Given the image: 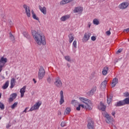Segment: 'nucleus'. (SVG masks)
<instances>
[{"label": "nucleus", "instance_id": "obj_52", "mask_svg": "<svg viewBox=\"0 0 129 129\" xmlns=\"http://www.w3.org/2000/svg\"><path fill=\"white\" fill-rule=\"evenodd\" d=\"M73 50H74V53L76 52V50L74 49V47H73Z\"/></svg>", "mask_w": 129, "mask_h": 129}, {"label": "nucleus", "instance_id": "obj_45", "mask_svg": "<svg viewBox=\"0 0 129 129\" xmlns=\"http://www.w3.org/2000/svg\"><path fill=\"white\" fill-rule=\"evenodd\" d=\"M111 34V32H110V31H107L106 32V34L107 36H110V34Z\"/></svg>", "mask_w": 129, "mask_h": 129}, {"label": "nucleus", "instance_id": "obj_30", "mask_svg": "<svg viewBox=\"0 0 129 129\" xmlns=\"http://www.w3.org/2000/svg\"><path fill=\"white\" fill-rule=\"evenodd\" d=\"M69 42L72 43V42H73L74 40V36H73V35L72 34H70L69 35Z\"/></svg>", "mask_w": 129, "mask_h": 129}, {"label": "nucleus", "instance_id": "obj_35", "mask_svg": "<svg viewBox=\"0 0 129 129\" xmlns=\"http://www.w3.org/2000/svg\"><path fill=\"white\" fill-rule=\"evenodd\" d=\"M23 34L24 36V37H25V38H27V39L29 38V34L27 32L24 31L23 32Z\"/></svg>", "mask_w": 129, "mask_h": 129}, {"label": "nucleus", "instance_id": "obj_53", "mask_svg": "<svg viewBox=\"0 0 129 129\" xmlns=\"http://www.w3.org/2000/svg\"><path fill=\"white\" fill-rule=\"evenodd\" d=\"M33 81L34 83H37V81L35 80V79H33Z\"/></svg>", "mask_w": 129, "mask_h": 129}, {"label": "nucleus", "instance_id": "obj_31", "mask_svg": "<svg viewBox=\"0 0 129 129\" xmlns=\"http://www.w3.org/2000/svg\"><path fill=\"white\" fill-rule=\"evenodd\" d=\"M93 24L96 25V26H98L99 24V20L96 18L94 19L93 21Z\"/></svg>", "mask_w": 129, "mask_h": 129}, {"label": "nucleus", "instance_id": "obj_4", "mask_svg": "<svg viewBox=\"0 0 129 129\" xmlns=\"http://www.w3.org/2000/svg\"><path fill=\"white\" fill-rule=\"evenodd\" d=\"M45 74H46V72L45 71V69L43 67H41L39 68L38 71V78L40 80H42V78H44L45 76Z\"/></svg>", "mask_w": 129, "mask_h": 129}, {"label": "nucleus", "instance_id": "obj_15", "mask_svg": "<svg viewBox=\"0 0 129 129\" xmlns=\"http://www.w3.org/2000/svg\"><path fill=\"white\" fill-rule=\"evenodd\" d=\"M60 99L59 103H60V105H61V104H63V103H64V93L63 92V91H60Z\"/></svg>", "mask_w": 129, "mask_h": 129}, {"label": "nucleus", "instance_id": "obj_48", "mask_svg": "<svg viewBox=\"0 0 129 129\" xmlns=\"http://www.w3.org/2000/svg\"><path fill=\"white\" fill-rule=\"evenodd\" d=\"M123 32H126V33H128L129 32V28L126 29H124L123 30Z\"/></svg>", "mask_w": 129, "mask_h": 129}, {"label": "nucleus", "instance_id": "obj_41", "mask_svg": "<svg viewBox=\"0 0 129 129\" xmlns=\"http://www.w3.org/2000/svg\"><path fill=\"white\" fill-rule=\"evenodd\" d=\"M78 103V102H77V100H74L72 101V104H73V105H74L75 106Z\"/></svg>", "mask_w": 129, "mask_h": 129}, {"label": "nucleus", "instance_id": "obj_18", "mask_svg": "<svg viewBox=\"0 0 129 129\" xmlns=\"http://www.w3.org/2000/svg\"><path fill=\"white\" fill-rule=\"evenodd\" d=\"M98 109L100 110H102V111H105V109L106 108V106L102 103V102L100 103V105L98 106Z\"/></svg>", "mask_w": 129, "mask_h": 129}, {"label": "nucleus", "instance_id": "obj_23", "mask_svg": "<svg viewBox=\"0 0 129 129\" xmlns=\"http://www.w3.org/2000/svg\"><path fill=\"white\" fill-rule=\"evenodd\" d=\"M95 91H96V87H94V88H92L90 92H89L88 93V95H89L90 96L93 95V94H94V93H95Z\"/></svg>", "mask_w": 129, "mask_h": 129}, {"label": "nucleus", "instance_id": "obj_44", "mask_svg": "<svg viewBox=\"0 0 129 129\" xmlns=\"http://www.w3.org/2000/svg\"><path fill=\"white\" fill-rule=\"evenodd\" d=\"M28 109H29V107L25 108V110L23 111V113H24V112L25 113H27V112H28V111H27Z\"/></svg>", "mask_w": 129, "mask_h": 129}, {"label": "nucleus", "instance_id": "obj_2", "mask_svg": "<svg viewBox=\"0 0 129 129\" xmlns=\"http://www.w3.org/2000/svg\"><path fill=\"white\" fill-rule=\"evenodd\" d=\"M42 105V101H38L34 105L31 106L28 112L33 111V110H38L40 108V106Z\"/></svg>", "mask_w": 129, "mask_h": 129}, {"label": "nucleus", "instance_id": "obj_13", "mask_svg": "<svg viewBox=\"0 0 129 129\" xmlns=\"http://www.w3.org/2000/svg\"><path fill=\"white\" fill-rule=\"evenodd\" d=\"M82 12H83V8L81 7H76L74 10V13L78 14H82Z\"/></svg>", "mask_w": 129, "mask_h": 129}, {"label": "nucleus", "instance_id": "obj_36", "mask_svg": "<svg viewBox=\"0 0 129 129\" xmlns=\"http://www.w3.org/2000/svg\"><path fill=\"white\" fill-rule=\"evenodd\" d=\"M53 78H54V77H53V76H51V77L49 76L47 79V82L48 83H51V81L52 79H53Z\"/></svg>", "mask_w": 129, "mask_h": 129}, {"label": "nucleus", "instance_id": "obj_3", "mask_svg": "<svg viewBox=\"0 0 129 129\" xmlns=\"http://www.w3.org/2000/svg\"><path fill=\"white\" fill-rule=\"evenodd\" d=\"M84 108L85 109H87V110H91L92 109V105L90 104H79L78 107H77V110H80V108Z\"/></svg>", "mask_w": 129, "mask_h": 129}, {"label": "nucleus", "instance_id": "obj_50", "mask_svg": "<svg viewBox=\"0 0 129 129\" xmlns=\"http://www.w3.org/2000/svg\"><path fill=\"white\" fill-rule=\"evenodd\" d=\"M88 27L89 28H90V27H91V23L90 22L88 23Z\"/></svg>", "mask_w": 129, "mask_h": 129}, {"label": "nucleus", "instance_id": "obj_56", "mask_svg": "<svg viewBox=\"0 0 129 129\" xmlns=\"http://www.w3.org/2000/svg\"><path fill=\"white\" fill-rule=\"evenodd\" d=\"M10 125L7 126V127H10Z\"/></svg>", "mask_w": 129, "mask_h": 129}, {"label": "nucleus", "instance_id": "obj_29", "mask_svg": "<svg viewBox=\"0 0 129 129\" xmlns=\"http://www.w3.org/2000/svg\"><path fill=\"white\" fill-rule=\"evenodd\" d=\"M112 98V95L107 96V102L108 104H110V103H111Z\"/></svg>", "mask_w": 129, "mask_h": 129}, {"label": "nucleus", "instance_id": "obj_37", "mask_svg": "<svg viewBox=\"0 0 129 129\" xmlns=\"http://www.w3.org/2000/svg\"><path fill=\"white\" fill-rule=\"evenodd\" d=\"M73 46L76 49L77 48V40H74L73 43Z\"/></svg>", "mask_w": 129, "mask_h": 129}, {"label": "nucleus", "instance_id": "obj_42", "mask_svg": "<svg viewBox=\"0 0 129 129\" xmlns=\"http://www.w3.org/2000/svg\"><path fill=\"white\" fill-rule=\"evenodd\" d=\"M123 96L125 97H128L129 96V93L128 92H125L123 93Z\"/></svg>", "mask_w": 129, "mask_h": 129}, {"label": "nucleus", "instance_id": "obj_54", "mask_svg": "<svg viewBox=\"0 0 129 129\" xmlns=\"http://www.w3.org/2000/svg\"><path fill=\"white\" fill-rule=\"evenodd\" d=\"M2 98V93H0V99Z\"/></svg>", "mask_w": 129, "mask_h": 129}, {"label": "nucleus", "instance_id": "obj_17", "mask_svg": "<svg viewBox=\"0 0 129 129\" xmlns=\"http://www.w3.org/2000/svg\"><path fill=\"white\" fill-rule=\"evenodd\" d=\"M70 19V15H66L62 16L60 20L61 22H65L67 21V20H69Z\"/></svg>", "mask_w": 129, "mask_h": 129}, {"label": "nucleus", "instance_id": "obj_28", "mask_svg": "<svg viewBox=\"0 0 129 129\" xmlns=\"http://www.w3.org/2000/svg\"><path fill=\"white\" fill-rule=\"evenodd\" d=\"M72 1H73V0H62L60 2V5H66V4H68Z\"/></svg>", "mask_w": 129, "mask_h": 129}, {"label": "nucleus", "instance_id": "obj_39", "mask_svg": "<svg viewBox=\"0 0 129 129\" xmlns=\"http://www.w3.org/2000/svg\"><path fill=\"white\" fill-rule=\"evenodd\" d=\"M124 102L125 104H129V97L125 98L124 100Z\"/></svg>", "mask_w": 129, "mask_h": 129}, {"label": "nucleus", "instance_id": "obj_49", "mask_svg": "<svg viewBox=\"0 0 129 129\" xmlns=\"http://www.w3.org/2000/svg\"><path fill=\"white\" fill-rule=\"evenodd\" d=\"M61 114H62L61 113V112L60 111H58V112H57L58 116L60 117Z\"/></svg>", "mask_w": 129, "mask_h": 129}, {"label": "nucleus", "instance_id": "obj_11", "mask_svg": "<svg viewBox=\"0 0 129 129\" xmlns=\"http://www.w3.org/2000/svg\"><path fill=\"white\" fill-rule=\"evenodd\" d=\"M91 36V33L89 32H86L85 33L83 37V42H87L90 39V36Z\"/></svg>", "mask_w": 129, "mask_h": 129}, {"label": "nucleus", "instance_id": "obj_46", "mask_svg": "<svg viewBox=\"0 0 129 129\" xmlns=\"http://www.w3.org/2000/svg\"><path fill=\"white\" fill-rule=\"evenodd\" d=\"M91 39L92 41H95V40H96V37L93 36L91 37Z\"/></svg>", "mask_w": 129, "mask_h": 129}, {"label": "nucleus", "instance_id": "obj_34", "mask_svg": "<svg viewBox=\"0 0 129 129\" xmlns=\"http://www.w3.org/2000/svg\"><path fill=\"white\" fill-rule=\"evenodd\" d=\"M17 106H18V102H16L11 106V107L12 109H14L16 108V107H17Z\"/></svg>", "mask_w": 129, "mask_h": 129}, {"label": "nucleus", "instance_id": "obj_32", "mask_svg": "<svg viewBox=\"0 0 129 129\" xmlns=\"http://www.w3.org/2000/svg\"><path fill=\"white\" fill-rule=\"evenodd\" d=\"M71 112V109L70 107H67L64 111V114H69Z\"/></svg>", "mask_w": 129, "mask_h": 129}, {"label": "nucleus", "instance_id": "obj_47", "mask_svg": "<svg viewBox=\"0 0 129 129\" xmlns=\"http://www.w3.org/2000/svg\"><path fill=\"white\" fill-rule=\"evenodd\" d=\"M122 51V49H119L117 51V54H119V53H121V52Z\"/></svg>", "mask_w": 129, "mask_h": 129}, {"label": "nucleus", "instance_id": "obj_6", "mask_svg": "<svg viewBox=\"0 0 129 129\" xmlns=\"http://www.w3.org/2000/svg\"><path fill=\"white\" fill-rule=\"evenodd\" d=\"M103 115H104L105 117H106V121L107 123H111L112 121H113V118L109 116V114L106 113V112L103 113Z\"/></svg>", "mask_w": 129, "mask_h": 129}, {"label": "nucleus", "instance_id": "obj_9", "mask_svg": "<svg viewBox=\"0 0 129 129\" xmlns=\"http://www.w3.org/2000/svg\"><path fill=\"white\" fill-rule=\"evenodd\" d=\"M79 100H80V101H82V102L85 103L86 104L92 105V102H91V101L84 97H80Z\"/></svg>", "mask_w": 129, "mask_h": 129}, {"label": "nucleus", "instance_id": "obj_33", "mask_svg": "<svg viewBox=\"0 0 129 129\" xmlns=\"http://www.w3.org/2000/svg\"><path fill=\"white\" fill-rule=\"evenodd\" d=\"M10 38L12 42H15V36L12 34V33H10Z\"/></svg>", "mask_w": 129, "mask_h": 129}, {"label": "nucleus", "instance_id": "obj_22", "mask_svg": "<svg viewBox=\"0 0 129 129\" xmlns=\"http://www.w3.org/2000/svg\"><path fill=\"white\" fill-rule=\"evenodd\" d=\"M15 85H16V79L13 78L11 80L10 88H14Z\"/></svg>", "mask_w": 129, "mask_h": 129}, {"label": "nucleus", "instance_id": "obj_21", "mask_svg": "<svg viewBox=\"0 0 129 129\" xmlns=\"http://www.w3.org/2000/svg\"><path fill=\"white\" fill-rule=\"evenodd\" d=\"M117 82H118V79L117 78H115L113 79L111 83V86L112 88L115 87V85L117 84Z\"/></svg>", "mask_w": 129, "mask_h": 129}, {"label": "nucleus", "instance_id": "obj_20", "mask_svg": "<svg viewBox=\"0 0 129 129\" xmlns=\"http://www.w3.org/2000/svg\"><path fill=\"white\" fill-rule=\"evenodd\" d=\"M20 92L21 93V98H23L26 92V86L23 87V88L20 89Z\"/></svg>", "mask_w": 129, "mask_h": 129}, {"label": "nucleus", "instance_id": "obj_5", "mask_svg": "<svg viewBox=\"0 0 129 129\" xmlns=\"http://www.w3.org/2000/svg\"><path fill=\"white\" fill-rule=\"evenodd\" d=\"M7 62H8V58L4 57V56L0 59V73L3 71V68L5 67V65Z\"/></svg>", "mask_w": 129, "mask_h": 129}, {"label": "nucleus", "instance_id": "obj_55", "mask_svg": "<svg viewBox=\"0 0 129 129\" xmlns=\"http://www.w3.org/2000/svg\"><path fill=\"white\" fill-rule=\"evenodd\" d=\"M2 78H3V79H5V77L4 76H2Z\"/></svg>", "mask_w": 129, "mask_h": 129}, {"label": "nucleus", "instance_id": "obj_16", "mask_svg": "<svg viewBox=\"0 0 129 129\" xmlns=\"http://www.w3.org/2000/svg\"><path fill=\"white\" fill-rule=\"evenodd\" d=\"M107 82H108V80H107V78H106L101 84V89L103 90L105 89V88H106V84H107Z\"/></svg>", "mask_w": 129, "mask_h": 129}, {"label": "nucleus", "instance_id": "obj_1", "mask_svg": "<svg viewBox=\"0 0 129 129\" xmlns=\"http://www.w3.org/2000/svg\"><path fill=\"white\" fill-rule=\"evenodd\" d=\"M32 34L37 45L39 46H41V45L45 46L46 45V38H45V36L43 33L33 31Z\"/></svg>", "mask_w": 129, "mask_h": 129}, {"label": "nucleus", "instance_id": "obj_40", "mask_svg": "<svg viewBox=\"0 0 129 129\" xmlns=\"http://www.w3.org/2000/svg\"><path fill=\"white\" fill-rule=\"evenodd\" d=\"M0 108L2 110L5 109V105L2 102H0Z\"/></svg>", "mask_w": 129, "mask_h": 129}, {"label": "nucleus", "instance_id": "obj_14", "mask_svg": "<svg viewBox=\"0 0 129 129\" xmlns=\"http://www.w3.org/2000/svg\"><path fill=\"white\" fill-rule=\"evenodd\" d=\"M18 95L17 93H13L10 95V97L9 98L8 100L9 102H13L14 101V99H16L17 98V96Z\"/></svg>", "mask_w": 129, "mask_h": 129}, {"label": "nucleus", "instance_id": "obj_24", "mask_svg": "<svg viewBox=\"0 0 129 129\" xmlns=\"http://www.w3.org/2000/svg\"><path fill=\"white\" fill-rule=\"evenodd\" d=\"M107 72H108V67H105L102 70V75L105 76L106 74H107Z\"/></svg>", "mask_w": 129, "mask_h": 129}, {"label": "nucleus", "instance_id": "obj_7", "mask_svg": "<svg viewBox=\"0 0 129 129\" xmlns=\"http://www.w3.org/2000/svg\"><path fill=\"white\" fill-rule=\"evenodd\" d=\"M54 85L58 88H61V87H62L63 84L60 78L57 77L55 79Z\"/></svg>", "mask_w": 129, "mask_h": 129}, {"label": "nucleus", "instance_id": "obj_57", "mask_svg": "<svg viewBox=\"0 0 129 129\" xmlns=\"http://www.w3.org/2000/svg\"><path fill=\"white\" fill-rule=\"evenodd\" d=\"M1 119H2V117H0V120H1Z\"/></svg>", "mask_w": 129, "mask_h": 129}, {"label": "nucleus", "instance_id": "obj_12", "mask_svg": "<svg viewBox=\"0 0 129 129\" xmlns=\"http://www.w3.org/2000/svg\"><path fill=\"white\" fill-rule=\"evenodd\" d=\"M88 128L89 129H93L94 128V122H93V121H92V119H89L88 121Z\"/></svg>", "mask_w": 129, "mask_h": 129}, {"label": "nucleus", "instance_id": "obj_25", "mask_svg": "<svg viewBox=\"0 0 129 129\" xmlns=\"http://www.w3.org/2000/svg\"><path fill=\"white\" fill-rule=\"evenodd\" d=\"M125 104L124 103V100L123 101H119L117 102L116 104H115V106H122V105H125Z\"/></svg>", "mask_w": 129, "mask_h": 129}, {"label": "nucleus", "instance_id": "obj_27", "mask_svg": "<svg viewBox=\"0 0 129 129\" xmlns=\"http://www.w3.org/2000/svg\"><path fill=\"white\" fill-rule=\"evenodd\" d=\"M10 84V81H7L6 82L5 84L2 86L3 89H7L9 87V85Z\"/></svg>", "mask_w": 129, "mask_h": 129}, {"label": "nucleus", "instance_id": "obj_10", "mask_svg": "<svg viewBox=\"0 0 129 129\" xmlns=\"http://www.w3.org/2000/svg\"><path fill=\"white\" fill-rule=\"evenodd\" d=\"M23 8L25 11V13L28 18H30L31 17V12L30 11V7H29L28 6L24 5L23 6Z\"/></svg>", "mask_w": 129, "mask_h": 129}, {"label": "nucleus", "instance_id": "obj_26", "mask_svg": "<svg viewBox=\"0 0 129 129\" xmlns=\"http://www.w3.org/2000/svg\"><path fill=\"white\" fill-rule=\"evenodd\" d=\"M31 14L32 15L33 19L36 20V21H39V17H37V15H36V14H35L34 11L32 10Z\"/></svg>", "mask_w": 129, "mask_h": 129}, {"label": "nucleus", "instance_id": "obj_43", "mask_svg": "<svg viewBox=\"0 0 129 129\" xmlns=\"http://www.w3.org/2000/svg\"><path fill=\"white\" fill-rule=\"evenodd\" d=\"M61 126L64 127V126H66V123L64 121H62L60 124Z\"/></svg>", "mask_w": 129, "mask_h": 129}, {"label": "nucleus", "instance_id": "obj_8", "mask_svg": "<svg viewBox=\"0 0 129 129\" xmlns=\"http://www.w3.org/2000/svg\"><path fill=\"white\" fill-rule=\"evenodd\" d=\"M128 6H129L128 2H124L118 5V8L120 10H125V9H127V8H128Z\"/></svg>", "mask_w": 129, "mask_h": 129}, {"label": "nucleus", "instance_id": "obj_51", "mask_svg": "<svg viewBox=\"0 0 129 129\" xmlns=\"http://www.w3.org/2000/svg\"><path fill=\"white\" fill-rule=\"evenodd\" d=\"M111 114L112 115H113V116H114V115H115V112L114 111L112 112Z\"/></svg>", "mask_w": 129, "mask_h": 129}, {"label": "nucleus", "instance_id": "obj_19", "mask_svg": "<svg viewBox=\"0 0 129 129\" xmlns=\"http://www.w3.org/2000/svg\"><path fill=\"white\" fill-rule=\"evenodd\" d=\"M39 9L40 12L43 14V15H46V14H47V8H46L45 7L39 6Z\"/></svg>", "mask_w": 129, "mask_h": 129}, {"label": "nucleus", "instance_id": "obj_38", "mask_svg": "<svg viewBox=\"0 0 129 129\" xmlns=\"http://www.w3.org/2000/svg\"><path fill=\"white\" fill-rule=\"evenodd\" d=\"M64 59L67 60V61H68V62H71V58L70 56H64Z\"/></svg>", "mask_w": 129, "mask_h": 129}]
</instances>
